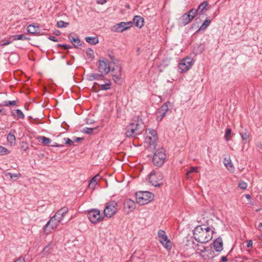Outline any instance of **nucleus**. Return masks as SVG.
I'll return each instance as SVG.
<instances>
[{
    "label": "nucleus",
    "instance_id": "f257e3e1",
    "mask_svg": "<svg viewBox=\"0 0 262 262\" xmlns=\"http://www.w3.org/2000/svg\"><path fill=\"white\" fill-rule=\"evenodd\" d=\"M213 231L205 225L197 226L193 231L194 239L201 243H206L212 238Z\"/></svg>",
    "mask_w": 262,
    "mask_h": 262
},
{
    "label": "nucleus",
    "instance_id": "f03ea898",
    "mask_svg": "<svg viewBox=\"0 0 262 262\" xmlns=\"http://www.w3.org/2000/svg\"><path fill=\"white\" fill-rule=\"evenodd\" d=\"M144 127V124L141 120H134L126 127L125 135L127 137H134L141 135Z\"/></svg>",
    "mask_w": 262,
    "mask_h": 262
},
{
    "label": "nucleus",
    "instance_id": "7ed1b4c3",
    "mask_svg": "<svg viewBox=\"0 0 262 262\" xmlns=\"http://www.w3.org/2000/svg\"><path fill=\"white\" fill-rule=\"evenodd\" d=\"M154 198V194L149 191H139L136 193L137 203L143 205L151 202Z\"/></svg>",
    "mask_w": 262,
    "mask_h": 262
},
{
    "label": "nucleus",
    "instance_id": "20e7f679",
    "mask_svg": "<svg viewBox=\"0 0 262 262\" xmlns=\"http://www.w3.org/2000/svg\"><path fill=\"white\" fill-rule=\"evenodd\" d=\"M166 157L165 149L163 148L158 149L153 156V163L157 166H161L164 164Z\"/></svg>",
    "mask_w": 262,
    "mask_h": 262
},
{
    "label": "nucleus",
    "instance_id": "39448f33",
    "mask_svg": "<svg viewBox=\"0 0 262 262\" xmlns=\"http://www.w3.org/2000/svg\"><path fill=\"white\" fill-rule=\"evenodd\" d=\"M146 142L149 144L151 148L155 149L156 146V142L158 140L157 132L152 129H148V130H146Z\"/></svg>",
    "mask_w": 262,
    "mask_h": 262
},
{
    "label": "nucleus",
    "instance_id": "423d86ee",
    "mask_svg": "<svg viewBox=\"0 0 262 262\" xmlns=\"http://www.w3.org/2000/svg\"><path fill=\"white\" fill-rule=\"evenodd\" d=\"M149 181L152 185L155 187H160L162 185L163 176L155 171H151L149 176Z\"/></svg>",
    "mask_w": 262,
    "mask_h": 262
},
{
    "label": "nucleus",
    "instance_id": "0eeeda50",
    "mask_svg": "<svg viewBox=\"0 0 262 262\" xmlns=\"http://www.w3.org/2000/svg\"><path fill=\"white\" fill-rule=\"evenodd\" d=\"M117 209V203L115 201L110 202L106 204L104 214L107 217H111L115 214Z\"/></svg>",
    "mask_w": 262,
    "mask_h": 262
},
{
    "label": "nucleus",
    "instance_id": "6e6552de",
    "mask_svg": "<svg viewBox=\"0 0 262 262\" xmlns=\"http://www.w3.org/2000/svg\"><path fill=\"white\" fill-rule=\"evenodd\" d=\"M193 64V59L188 57L181 61L179 64V69L181 72H185L190 69Z\"/></svg>",
    "mask_w": 262,
    "mask_h": 262
},
{
    "label": "nucleus",
    "instance_id": "1a4fd4ad",
    "mask_svg": "<svg viewBox=\"0 0 262 262\" xmlns=\"http://www.w3.org/2000/svg\"><path fill=\"white\" fill-rule=\"evenodd\" d=\"M159 240L163 246L167 250H170L171 248V243L168 239L165 232L163 230H160L158 232Z\"/></svg>",
    "mask_w": 262,
    "mask_h": 262
},
{
    "label": "nucleus",
    "instance_id": "9d476101",
    "mask_svg": "<svg viewBox=\"0 0 262 262\" xmlns=\"http://www.w3.org/2000/svg\"><path fill=\"white\" fill-rule=\"evenodd\" d=\"M98 70L101 73L107 74L111 70L107 59L100 57L98 61Z\"/></svg>",
    "mask_w": 262,
    "mask_h": 262
},
{
    "label": "nucleus",
    "instance_id": "9b49d317",
    "mask_svg": "<svg viewBox=\"0 0 262 262\" xmlns=\"http://www.w3.org/2000/svg\"><path fill=\"white\" fill-rule=\"evenodd\" d=\"M60 222L53 216L46 224L44 228V232L47 234L50 233L53 229L57 227Z\"/></svg>",
    "mask_w": 262,
    "mask_h": 262
},
{
    "label": "nucleus",
    "instance_id": "f8f14e48",
    "mask_svg": "<svg viewBox=\"0 0 262 262\" xmlns=\"http://www.w3.org/2000/svg\"><path fill=\"white\" fill-rule=\"evenodd\" d=\"M88 216L90 221L93 224H95L101 220L100 211L98 209H93L88 213Z\"/></svg>",
    "mask_w": 262,
    "mask_h": 262
},
{
    "label": "nucleus",
    "instance_id": "ddd939ff",
    "mask_svg": "<svg viewBox=\"0 0 262 262\" xmlns=\"http://www.w3.org/2000/svg\"><path fill=\"white\" fill-rule=\"evenodd\" d=\"M112 72H115V73H113V77L115 82L118 84H122L123 81V78L121 68L117 66L115 68H113Z\"/></svg>",
    "mask_w": 262,
    "mask_h": 262
},
{
    "label": "nucleus",
    "instance_id": "4468645a",
    "mask_svg": "<svg viewBox=\"0 0 262 262\" xmlns=\"http://www.w3.org/2000/svg\"><path fill=\"white\" fill-rule=\"evenodd\" d=\"M204 249L201 251V256L204 259H211L214 257V252L212 249L208 248H204Z\"/></svg>",
    "mask_w": 262,
    "mask_h": 262
},
{
    "label": "nucleus",
    "instance_id": "2eb2a0df",
    "mask_svg": "<svg viewBox=\"0 0 262 262\" xmlns=\"http://www.w3.org/2000/svg\"><path fill=\"white\" fill-rule=\"evenodd\" d=\"M132 25V23L130 21L121 22L116 25L115 31L117 32H122L130 28Z\"/></svg>",
    "mask_w": 262,
    "mask_h": 262
},
{
    "label": "nucleus",
    "instance_id": "dca6fc26",
    "mask_svg": "<svg viewBox=\"0 0 262 262\" xmlns=\"http://www.w3.org/2000/svg\"><path fill=\"white\" fill-rule=\"evenodd\" d=\"M68 212V208L67 207H64L58 210L55 214L53 216V217L57 220L58 222H60L62 221L63 217L66 215V214Z\"/></svg>",
    "mask_w": 262,
    "mask_h": 262
},
{
    "label": "nucleus",
    "instance_id": "f3484780",
    "mask_svg": "<svg viewBox=\"0 0 262 262\" xmlns=\"http://www.w3.org/2000/svg\"><path fill=\"white\" fill-rule=\"evenodd\" d=\"M124 208L128 210V212H132L136 208L135 202L130 199L126 200L124 203Z\"/></svg>",
    "mask_w": 262,
    "mask_h": 262
},
{
    "label": "nucleus",
    "instance_id": "a211bd4d",
    "mask_svg": "<svg viewBox=\"0 0 262 262\" xmlns=\"http://www.w3.org/2000/svg\"><path fill=\"white\" fill-rule=\"evenodd\" d=\"M223 241L222 238H216L213 242V247L217 252H221L223 249Z\"/></svg>",
    "mask_w": 262,
    "mask_h": 262
},
{
    "label": "nucleus",
    "instance_id": "6ab92c4d",
    "mask_svg": "<svg viewBox=\"0 0 262 262\" xmlns=\"http://www.w3.org/2000/svg\"><path fill=\"white\" fill-rule=\"evenodd\" d=\"M192 20V19H191L190 17V15H188L187 13H185L179 19V21L181 25L185 26L189 23Z\"/></svg>",
    "mask_w": 262,
    "mask_h": 262
},
{
    "label": "nucleus",
    "instance_id": "aec40b11",
    "mask_svg": "<svg viewBox=\"0 0 262 262\" xmlns=\"http://www.w3.org/2000/svg\"><path fill=\"white\" fill-rule=\"evenodd\" d=\"M133 21L135 26L139 28H142L144 25V19L140 16H135Z\"/></svg>",
    "mask_w": 262,
    "mask_h": 262
},
{
    "label": "nucleus",
    "instance_id": "412c9836",
    "mask_svg": "<svg viewBox=\"0 0 262 262\" xmlns=\"http://www.w3.org/2000/svg\"><path fill=\"white\" fill-rule=\"evenodd\" d=\"M224 164L225 167L230 171H232L234 169L233 164L231 162L230 158H225L224 159Z\"/></svg>",
    "mask_w": 262,
    "mask_h": 262
},
{
    "label": "nucleus",
    "instance_id": "4be33fe9",
    "mask_svg": "<svg viewBox=\"0 0 262 262\" xmlns=\"http://www.w3.org/2000/svg\"><path fill=\"white\" fill-rule=\"evenodd\" d=\"M39 31L38 25H30L27 27V31L31 34L36 33Z\"/></svg>",
    "mask_w": 262,
    "mask_h": 262
},
{
    "label": "nucleus",
    "instance_id": "5701e85b",
    "mask_svg": "<svg viewBox=\"0 0 262 262\" xmlns=\"http://www.w3.org/2000/svg\"><path fill=\"white\" fill-rule=\"evenodd\" d=\"M103 76L102 74L90 73L88 75V79L90 81H93L96 79H99Z\"/></svg>",
    "mask_w": 262,
    "mask_h": 262
},
{
    "label": "nucleus",
    "instance_id": "b1692460",
    "mask_svg": "<svg viewBox=\"0 0 262 262\" xmlns=\"http://www.w3.org/2000/svg\"><path fill=\"white\" fill-rule=\"evenodd\" d=\"M69 38L75 47L78 48L81 45L80 40L78 37L69 36Z\"/></svg>",
    "mask_w": 262,
    "mask_h": 262
},
{
    "label": "nucleus",
    "instance_id": "393cba45",
    "mask_svg": "<svg viewBox=\"0 0 262 262\" xmlns=\"http://www.w3.org/2000/svg\"><path fill=\"white\" fill-rule=\"evenodd\" d=\"M85 40L91 45H96L99 42L97 37H85Z\"/></svg>",
    "mask_w": 262,
    "mask_h": 262
},
{
    "label": "nucleus",
    "instance_id": "a878e982",
    "mask_svg": "<svg viewBox=\"0 0 262 262\" xmlns=\"http://www.w3.org/2000/svg\"><path fill=\"white\" fill-rule=\"evenodd\" d=\"M99 177V175H96L94 177L92 178V179L91 180L90 182L89 183V187L90 188L94 189L97 183V178Z\"/></svg>",
    "mask_w": 262,
    "mask_h": 262
},
{
    "label": "nucleus",
    "instance_id": "bb28decb",
    "mask_svg": "<svg viewBox=\"0 0 262 262\" xmlns=\"http://www.w3.org/2000/svg\"><path fill=\"white\" fill-rule=\"evenodd\" d=\"M7 140L10 144L12 145L15 143V137L14 134L10 133L7 136Z\"/></svg>",
    "mask_w": 262,
    "mask_h": 262
},
{
    "label": "nucleus",
    "instance_id": "cd10ccee",
    "mask_svg": "<svg viewBox=\"0 0 262 262\" xmlns=\"http://www.w3.org/2000/svg\"><path fill=\"white\" fill-rule=\"evenodd\" d=\"M39 139H40V141H41V143L45 145H49L51 143V139L45 136H41Z\"/></svg>",
    "mask_w": 262,
    "mask_h": 262
},
{
    "label": "nucleus",
    "instance_id": "c85d7f7f",
    "mask_svg": "<svg viewBox=\"0 0 262 262\" xmlns=\"http://www.w3.org/2000/svg\"><path fill=\"white\" fill-rule=\"evenodd\" d=\"M13 116L18 119H24L25 116L21 110H16L15 113H13Z\"/></svg>",
    "mask_w": 262,
    "mask_h": 262
},
{
    "label": "nucleus",
    "instance_id": "c756f323",
    "mask_svg": "<svg viewBox=\"0 0 262 262\" xmlns=\"http://www.w3.org/2000/svg\"><path fill=\"white\" fill-rule=\"evenodd\" d=\"M208 3L206 1L202 2L198 7V10L200 13H202L208 6Z\"/></svg>",
    "mask_w": 262,
    "mask_h": 262
},
{
    "label": "nucleus",
    "instance_id": "7c9ffc66",
    "mask_svg": "<svg viewBox=\"0 0 262 262\" xmlns=\"http://www.w3.org/2000/svg\"><path fill=\"white\" fill-rule=\"evenodd\" d=\"M192 172H198V167H191L186 172L187 179H190V174Z\"/></svg>",
    "mask_w": 262,
    "mask_h": 262
},
{
    "label": "nucleus",
    "instance_id": "2f4dec72",
    "mask_svg": "<svg viewBox=\"0 0 262 262\" xmlns=\"http://www.w3.org/2000/svg\"><path fill=\"white\" fill-rule=\"evenodd\" d=\"M211 20L210 19H206L203 24L200 28V30H205L210 24Z\"/></svg>",
    "mask_w": 262,
    "mask_h": 262
},
{
    "label": "nucleus",
    "instance_id": "473e14b6",
    "mask_svg": "<svg viewBox=\"0 0 262 262\" xmlns=\"http://www.w3.org/2000/svg\"><path fill=\"white\" fill-rule=\"evenodd\" d=\"M13 38V40H26L27 37L23 34L15 35L11 36Z\"/></svg>",
    "mask_w": 262,
    "mask_h": 262
},
{
    "label": "nucleus",
    "instance_id": "72a5a7b5",
    "mask_svg": "<svg viewBox=\"0 0 262 262\" xmlns=\"http://www.w3.org/2000/svg\"><path fill=\"white\" fill-rule=\"evenodd\" d=\"M198 12L199 11L198 9H192L187 13V14L190 15V18L191 19H193Z\"/></svg>",
    "mask_w": 262,
    "mask_h": 262
},
{
    "label": "nucleus",
    "instance_id": "f704fd0d",
    "mask_svg": "<svg viewBox=\"0 0 262 262\" xmlns=\"http://www.w3.org/2000/svg\"><path fill=\"white\" fill-rule=\"evenodd\" d=\"M168 107L167 104H164L158 110L159 111V113L166 114L167 111H168Z\"/></svg>",
    "mask_w": 262,
    "mask_h": 262
},
{
    "label": "nucleus",
    "instance_id": "c9c22d12",
    "mask_svg": "<svg viewBox=\"0 0 262 262\" xmlns=\"http://www.w3.org/2000/svg\"><path fill=\"white\" fill-rule=\"evenodd\" d=\"M204 50V47L202 45H200L197 47L194 48L193 52L195 54H199L201 53Z\"/></svg>",
    "mask_w": 262,
    "mask_h": 262
},
{
    "label": "nucleus",
    "instance_id": "e433bc0d",
    "mask_svg": "<svg viewBox=\"0 0 262 262\" xmlns=\"http://www.w3.org/2000/svg\"><path fill=\"white\" fill-rule=\"evenodd\" d=\"M86 56L88 58L93 59L94 57V54L93 50L90 48H89L86 51Z\"/></svg>",
    "mask_w": 262,
    "mask_h": 262
},
{
    "label": "nucleus",
    "instance_id": "4c0bfd02",
    "mask_svg": "<svg viewBox=\"0 0 262 262\" xmlns=\"http://www.w3.org/2000/svg\"><path fill=\"white\" fill-rule=\"evenodd\" d=\"M69 25L68 23H66L62 20L58 21L57 22V26L58 28H64L66 27L67 26Z\"/></svg>",
    "mask_w": 262,
    "mask_h": 262
},
{
    "label": "nucleus",
    "instance_id": "58836bf2",
    "mask_svg": "<svg viewBox=\"0 0 262 262\" xmlns=\"http://www.w3.org/2000/svg\"><path fill=\"white\" fill-rule=\"evenodd\" d=\"M240 135L243 141H244V143L245 144L247 141V140L249 137V135L247 133H240Z\"/></svg>",
    "mask_w": 262,
    "mask_h": 262
},
{
    "label": "nucleus",
    "instance_id": "ea45409f",
    "mask_svg": "<svg viewBox=\"0 0 262 262\" xmlns=\"http://www.w3.org/2000/svg\"><path fill=\"white\" fill-rule=\"evenodd\" d=\"M9 153V150L5 147L0 146V154L5 155Z\"/></svg>",
    "mask_w": 262,
    "mask_h": 262
},
{
    "label": "nucleus",
    "instance_id": "a19ab883",
    "mask_svg": "<svg viewBox=\"0 0 262 262\" xmlns=\"http://www.w3.org/2000/svg\"><path fill=\"white\" fill-rule=\"evenodd\" d=\"M99 88L100 90H107L110 89V84L105 83L99 85Z\"/></svg>",
    "mask_w": 262,
    "mask_h": 262
},
{
    "label": "nucleus",
    "instance_id": "79ce46f5",
    "mask_svg": "<svg viewBox=\"0 0 262 262\" xmlns=\"http://www.w3.org/2000/svg\"><path fill=\"white\" fill-rule=\"evenodd\" d=\"M16 104L15 101H4L3 102V105L5 106H8V105H15Z\"/></svg>",
    "mask_w": 262,
    "mask_h": 262
},
{
    "label": "nucleus",
    "instance_id": "37998d69",
    "mask_svg": "<svg viewBox=\"0 0 262 262\" xmlns=\"http://www.w3.org/2000/svg\"><path fill=\"white\" fill-rule=\"evenodd\" d=\"M231 134V129L230 128L227 129L225 135V138L226 141H228L229 140V137L230 136Z\"/></svg>",
    "mask_w": 262,
    "mask_h": 262
},
{
    "label": "nucleus",
    "instance_id": "c03bdc74",
    "mask_svg": "<svg viewBox=\"0 0 262 262\" xmlns=\"http://www.w3.org/2000/svg\"><path fill=\"white\" fill-rule=\"evenodd\" d=\"M165 116V114L159 113L158 111L157 114V120L158 121H160L162 120L163 118Z\"/></svg>",
    "mask_w": 262,
    "mask_h": 262
},
{
    "label": "nucleus",
    "instance_id": "a18cd8bd",
    "mask_svg": "<svg viewBox=\"0 0 262 262\" xmlns=\"http://www.w3.org/2000/svg\"><path fill=\"white\" fill-rule=\"evenodd\" d=\"M238 186L242 189H245L247 187V184L244 182H240L238 184Z\"/></svg>",
    "mask_w": 262,
    "mask_h": 262
},
{
    "label": "nucleus",
    "instance_id": "49530a36",
    "mask_svg": "<svg viewBox=\"0 0 262 262\" xmlns=\"http://www.w3.org/2000/svg\"><path fill=\"white\" fill-rule=\"evenodd\" d=\"M7 174L10 176L11 179H13V178L17 179L19 177V174L12 173L10 172H8Z\"/></svg>",
    "mask_w": 262,
    "mask_h": 262
},
{
    "label": "nucleus",
    "instance_id": "de8ad7c7",
    "mask_svg": "<svg viewBox=\"0 0 262 262\" xmlns=\"http://www.w3.org/2000/svg\"><path fill=\"white\" fill-rule=\"evenodd\" d=\"M93 130H94L93 128L86 127V128L83 129V132L85 133L86 134H90L91 133H92Z\"/></svg>",
    "mask_w": 262,
    "mask_h": 262
},
{
    "label": "nucleus",
    "instance_id": "09e8293b",
    "mask_svg": "<svg viewBox=\"0 0 262 262\" xmlns=\"http://www.w3.org/2000/svg\"><path fill=\"white\" fill-rule=\"evenodd\" d=\"M64 140L65 141L66 144H67L69 145H72L73 144L74 141L71 140L69 138H64Z\"/></svg>",
    "mask_w": 262,
    "mask_h": 262
},
{
    "label": "nucleus",
    "instance_id": "8fccbe9b",
    "mask_svg": "<svg viewBox=\"0 0 262 262\" xmlns=\"http://www.w3.org/2000/svg\"><path fill=\"white\" fill-rule=\"evenodd\" d=\"M253 245V242L251 240H249L247 242V247L249 248L251 247Z\"/></svg>",
    "mask_w": 262,
    "mask_h": 262
},
{
    "label": "nucleus",
    "instance_id": "3c124183",
    "mask_svg": "<svg viewBox=\"0 0 262 262\" xmlns=\"http://www.w3.org/2000/svg\"><path fill=\"white\" fill-rule=\"evenodd\" d=\"M257 150L259 152H262V143H259L257 144Z\"/></svg>",
    "mask_w": 262,
    "mask_h": 262
},
{
    "label": "nucleus",
    "instance_id": "603ef678",
    "mask_svg": "<svg viewBox=\"0 0 262 262\" xmlns=\"http://www.w3.org/2000/svg\"><path fill=\"white\" fill-rule=\"evenodd\" d=\"M13 262H25V259L23 257H19Z\"/></svg>",
    "mask_w": 262,
    "mask_h": 262
},
{
    "label": "nucleus",
    "instance_id": "864d4df0",
    "mask_svg": "<svg viewBox=\"0 0 262 262\" xmlns=\"http://www.w3.org/2000/svg\"><path fill=\"white\" fill-rule=\"evenodd\" d=\"M49 39L55 42L58 41L57 38L55 36H49Z\"/></svg>",
    "mask_w": 262,
    "mask_h": 262
},
{
    "label": "nucleus",
    "instance_id": "5fc2aeb1",
    "mask_svg": "<svg viewBox=\"0 0 262 262\" xmlns=\"http://www.w3.org/2000/svg\"><path fill=\"white\" fill-rule=\"evenodd\" d=\"M97 3L101 5H103L106 3V0H97Z\"/></svg>",
    "mask_w": 262,
    "mask_h": 262
},
{
    "label": "nucleus",
    "instance_id": "6e6d98bb",
    "mask_svg": "<svg viewBox=\"0 0 262 262\" xmlns=\"http://www.w3.org/2000/svg\"><path fill=\"white\" fill-rule=\"evenodd\" d=\"M50 146H52V147H63V145L58 144L57 143H54L53 144L51 145Z\"/></svg>",
    "mask_w": 262,
    "mask_h": 262
},
{
    "label": "nucleus",
    "instance_id": "4d7b16f0",
    "mask_svg": "<svg viewBox=\"0 0 262 262\" xmlns=\"http://www.w3.org/2000/svg\"><path fill=\"white\" fill-rule=\"evenodd\" d=\"M221 259L222 262H226L227 261V258L226 256H223L221 257Z\"/></svg>",
    "mask_w": 262,
    "mask_h": 262
},
{
    "label": "nucleus",
    "instance_id": "13d9d810",
    "mask_svg": "<svg viewBox=\"0 0 262 262\" xmlns=\"http://www.w3.org/2000/svg\"><path fill=\"white\" fill-rule=\"evenodd\" d=\"M11 42V41H9V40H8V41H6V42H5L3 43L2 44V46H6V45H9V43H10Z\"/></svg>",
    "mask_w": 262,
    "mask_h": 262
},
{
    "label": "nucleus",
    "instance_id": "bf43d9fd",
    "mask_svg": "<svg viewBox=\"0 0 262 262\" xmlns=\"http://www.w3.org/2000/svg\"><path fill=\"white\" fill-rule=\"evenodd\" d=\"M262 227V223H259V224L258 225L257 227V228L259 230H260L261 229V228Z\"/></svg>",
    "mask_w": 262,
    "mask_h": 262
},
{
    "label": "nucleus",
    "instance_id": "052dcab7",
    "mask_svg": "<svg viewBox=\"0 0 262 262\" xmlns=\"http://www.w3.org/2000/svg\"><path fill=\"white\" fill-rule=\"evenodd\" d=\"M80 140H81V138L75 137L74 138V141L78 142Z\"/></svg>",
    "mask_w": 262,
    "mask_h": 262
},
{
    "label": "nucleus",
    "instance_id": "680f3d73",
    "mask_svg": "<svg viewBox=\"0 0 262 262\" xmlns=\"http://www.w3.org/2000/svg\"><path fill=\"white\" fill-rule=\"evenodd\" d=\"M246 199L249 200V199H251V196L250 194H246Z\"/></svg>",
    "mask_w": 262,
    "mask_h": 262
},
{
    "label": "nucleus",
    "instance_id": "e2e57ef3",
    "mask_svg": "<svg viewBox=\"0 0 262 262\" xmlns=\"http://www.w3.org/2000/svg\"><path fill=\"white\" fill-rule=\"evenodd\" d=\"M109 56H110V58L111 59L112 62H114V57L113 56H112V55H109Z\"/></svg>",
    "mask_w": 262,
    "mask_h": 262
},
{
    "label": "nucleus",
    "instance_id": "0e129e2a",
    "mask_svg": "<svg viewBox=\"0 0 262 262\" xmlns=\"http://www.w3.org/2000/svg\"><path fill=\"white\" fill-rule=\"evenodd\" d=\"M259 239L262 241V235L259 236Z\"/></svg>",
    "mask_w": 262,
    "mask_h": 262
},
{
    "label": "nucleus",
    "instance_id": "69168bd1",
    "mask_svg": "<svg viewBox=\"0 0 262 262\" xmlns=\"http://www.w3.org/2000/svg\"><path fill=\"white\" fill-rule=\"evenodd\" d=\"M63 47H64V48H65L66 49H67V48H69V47H68V46L67 45H63Z\"/></svg>",
    "mask_w": 262,
    "mask_h": 262
},
{
    "label": "nucleus",
    "instance_id": "338daca9",
    "mask_svg": "<svg viewBox=\"0 0 262 262\" xmlns=\"http://www.w3.org/2000/svg\"><path fill=\"white\" fill-rule=\"evenodd\" d=\"M4 106V105H3V103H2V104H0V106Z\"/></svg>",
    "mask_w": 262,
    "mask_h": 262
},
{
    "label": "nucleus",
    "instance_id": "774afa93",
    "mask_svg": "<svg viewBox=\"0 0 262 262\" xmlns=\"http://www.w3.org/2000/svg\"><path fill=\"white\" fill-rule=\"evenodd\" d=\"M58 32H59V31H58L57 32H56V34L58 35Z\"/></svg>",
    "mask_w": 262,
    "mask_h": 262
}]
</instances>
